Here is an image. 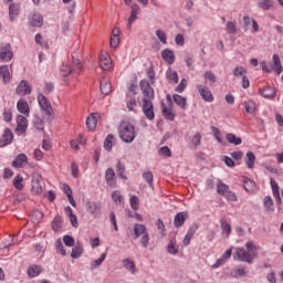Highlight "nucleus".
Returning <instances> with one entry per match:
<instances>
[{
    "label": "nucleus",
    "instance_id": "obj_1",
    "mask_svg": "<svg viewBox=\"0 0 283 283\" xmlns=\"http://www.w3.org/2000/svg\"><path fill=\"white\" fill-rule=\"evenodd\" d=\"M147 76L150 80H142L139 82V87L143 93V98H142V111L143 114L146 116L148 120H154L156 118V114L154 113V88L151 85H154V78L156 76V73H154V70L149 69L147 72Z\"/></svg>",
    "mask_w": 283,
    "mask_h": 283
},
{
    "label": "nucleus",
    "instance_id": "obj_2",
    "mask_svg": "<svg viewBox=\"0 0 283 283\" xmlns=\"http://www.w3.org/2000/svg\"><path fill=\"white\" fill-rule=\"evenodd\" d=\"M119 138L124 143H134L136 138V128L129 122H123L118 128Z\"/></svg>",
    "mask_w": 283,
    "mask_h": 283
},
{
    "label": "nucleus",
    "instance_id": "obj_3",
    "mask_svg": "<svg viewBox=\"0 0 283 283\" xmlns=\"http://www.w3.org/2000/svg\"><path fill=\"white\" fill-rule=\"evenodd\" d=\"M134 235L135 240L140 238L139 242L144 249L149 247V232L147 231V227L143 223H136L134 226Z\"/></svg>",
    "mask_w": 283,
    "mask_h": 283
},
{
    "label": "nucleus",
    "instance_id": "obj_4",
    "mask_svg": "<svg viewBox=\"0 0 283 283\" xmlns=\"http://www.w3.org/2000/svg\"><path fill=\"white\" fill-rule=\"evenodd\" d=\"M233 259L237 262H247V264H253L255 260V253L248 252L244 248H237Z\"/></svg>",
    "mask_w": 283,
    "mask_h": 283
},
{
    "label": "nucleus",
    "instance_id": "obj_5",
    "mask_svg": "<svg viewBox=\"0 0 283 283\" xmlns=\"http://www.w3.org/2000/svg\"><path fill=\"white\" fill-rule=\"evenodd\" d=\"M32 191L38 196L43 193V177L39 172L32 175Z\"/></svg>",
    "mask_w": 283,
    "mask_h": 283
},
{
    "label": "nucleus",
    "instance_id": "obj_6",
    "mask_svg": "<svg viewBox=\"0 0 283 283\" xmlns=\"http://www.w3.org/2000/svg\"><path fill=\"white\" fill-rule=\"evenodd\" d=\"M14 57L12 46L10 44H2L0 46V61L3 63H10V60Z\"/></svg>",
    "mask_w": 283,
    "mask_h": 283
},
{
    "label": "nucleus",
    "instance_id": "obj_7",
    "mask_svg": "<svg viewBox=\"0 0 283 283\" xmlns=\"http://www.w3.org/2000/svg\"><path fill=\"white\" fill-rule=\"evenodd\" d=\"M38 103L42 109L46 114V116H50L52 114V104H50V99L45 97L43 94L38 95Z\"/></svg>",
    "mask_w": 283,
    "mask_h": 283
},
{
    "label": "nucleus",
    "instance_id": "obj_8",
    "mask_svg": "<svg viewBox=\"0 0 283 283\" xmlns=\"http://www.w3.org/2000/svg\"><path fill=\"white\" fill-rule=\"evenodd\" d=\"M196 88L198 90L201 98L207 103H213V94L207 86H202L201 84H197Z\"/></svg>",
    "mask_w": 283,
    "mask_h": 283
},
{
    "label": "nucleus",
    "instance_id": "obj_9",
    "mask_svg": "<svg viewBox=\"0 0 283 283\" xmlns=\"http://www.w3.org/2000/svg\"><path fill=\"white\" fill-rule=\"evenodd\" d=\"M15 94L19 96H28V94H32V86L28 84V81L22 80L15 88Z\"/></svg>",
    "mask_w": 283,
    "mask_h": 283
},
{
    "label": "nucleus",
    "instance_id": "obj_10",
    "mask_svg": "<svg viewBox=\"0 0 283 283\" xmlns=\"http://www.w3.org/2000/svg\"><path fill=\"white\" fill-rule=\"evenodd\" d=\"M12 140H14V135L10 128H6L2 136L0 137V147H7V145H11Z\"/></svg>",
    "mask_w": 283,
    "mask_h": 283
},
{
    "label": "nucleus",
    "instance_id": "obj_11",
    "mask_svg": "<svg viewBox=\"0 0 283 283\" xmlns=\"http://www.w3.org/2000/svg\"><path fill=\"white\" fill-rule=\"evenodd\" d=\"M138 14H140V7L138 4H133L130 7V17L128 18L127 29L132 30V25H134V21L138 19Z\"/></svg>",
    "mask_w": 283,
    "mask_h": 283
},
{
    "label": "nucleus",
    "instance_id": "obj_12",
    "mask_svg": "<svg viewBox=\"0 0 283 283\" xmlns=\"http://www.w3.org/2000/svg\"><path fill=\"white\" fill-rule=\"evenodd\" d=\"M196 231H198V223H193L187 231L182 244L184 247H189V244H191V239L193 238V235H196Z\"/></svg>",
    "mask_w": 283,
    "mask_h": 283
},
{
    "label": "nucleus",
    "instance_id": "obj_13",
    "mask_svg": "<svg viewBox=\"0 0 283 283\" xmlns=\"http://www.w3.org/2000/svg\"><path fill=\"white\" fill-rule=\"evenodd\" d=\"M99 66L104 71L112 70V56H109L107 53H102L99 56Z\"/></svg>",
    "mask_w": 283,
    "mask_h": 283
},
{
    "label": "nucleus",
    "instance_id": "obj_14",
    "mask_svg": "<svg viewBox=\"0 0 283 283\" xmlns=\"http://www.w3.org/2000/svg\"><path fill=\"white\" fill-rule=\"evenodd\" d=\"M17 132H20V134H25V132L28 130V116L19 115L17 117Z\"/></svg>",
    "mask_w": 283,
    "mask_h": 283
},
{
    "label": "nucleus",
    "instance_id": "obj_15",
    "mask_svg": "<svg viewBox=\"0 0 283 283\" xmlns=\"http://www.w3.org/2000/svg\"><path fill=\"white\" fill-rule=\"evenodd\" d=\"M25 165H28V155L27 154H19L12 161V167H15V168L21 169Z\"/></svg>",
    "mask_w": 283,
    "mask_h": 283
},
{
    "label": "nucleus",
    "instance_id": "obj_16",
    "mask_svg": "<svg viewBox=\"0 0 283 283\" xmlns=\"http://www.w3.org/2000/svg\"><path fill=\"white\" fill-rule=\"evenodd\" d=\"M161 57L168 65H174V63H176V54L169 49L161 51Z\"/></svg>",
    "mask_w": 283,
    "mask_h": 283
},
{
    "label": "nucleus",
    "instance_id": "obj_17",
    "mask_svg": "<svg viewBox=\"0 0 283 283\" xmlns=\"http://www.w3.org/2000/svg\"><path fill=\"white\" fill-rule=\"evenodd\" d=\"M105 180L108 187H116V172L113 170V168L106 169Z\"/></svg>",
    "mask_w": 283,
    "mask_h": 283
},
{
    "label": "nucleus",
    "instance_id": "obj_18",
    "mask_svg": "<svg viewBox=\"0 0 283 283\" xmlns=\"http://www.w3.org/2000/svg\"><path fill=\"white\" fill-rule=\"evenodd\" d=\"M21 12V7L17 3H11L9 6V19L11 22L17 21V18L19 17Z\"/></svg>",
    "mask_w": 283,
    "mask_h": 283
},
{
    "label": "nucleus",
    "instance_id": "obj_19",
    "mask_svg": "<svg viewBox=\"0 0 283 283\" xmlns=\"http://www.w3.org/2000/svg\"><path fill=\"white\" fill-rule=\"evenodd\" d=\"M122 264H123L124 269H126V271L132 273V275H136V273H138V270L136 269V263L134 262V260L124 259L122 261Z\"/></svg>",
    "mask_w": 283,
    "mask_h": 283
},
{
    "label": "nucleus",
    "instance_id": "obj_20",
    "mask_svg": "<svg viewBox=\"0 0 283 283\" xmlns=\"http://www.w3.org/2000/svg\"><path fill=\"white\" fill-rule=\"evenodd\" d=\"M187 218H189V214L187 212H178L174 219V224L176 229H180V227L185 224Z\"/></svg>",
    "mask_w": 283,
    "mask_h": 283
},
{
    "label": "nucleus",
    "instance_id": "obj_21",
    "mask_svg": "<svg viewBox=\"0 0 283 283\" xmlns=\"http://www.w3.org/2000/svg\"><path fill=\"white\" fill-rule=\"evenodd\" d=\"M17 109L20 114H23V116H30V105L25 99L18 101Z\"/></svg>",
    "mask_w": 283,
    "mask_h": 283
},
{
    "label": "nucleus",
    "instance_id": "obj_22",
    "mask_svg": "<svg viewBox=\"0 0 283 283\" xmlns=\"http://www.w3.org/2000/svg\"><path fill=\"white\" fill-rule=\"evenodd\" d=\"M29 24L32 25V28H41V25H43V17L41 13H33L29 18Z\"/></svg>",
    "mask_w": 283,
    "mask_h": 283
},
{
    "label": "nucleus",
    "instance_id": "obj_23",
    "mask_svg": "<svg viewBox=\"0 0 283 283\" xmlns=\"http://www.w3.org/2000/svg\"><path fill=\"white\" fill-rule=\"evenodd\" d=\"M270 182H271L273 198H275L279 205L282 203V197L280 196V185H277V181H275V179H271Z\"/></svg>",
    "mask_w": 283,
    "mask_h": 283
},
{
    "label": "nucleus",
    "instance_id": "obj_24",
    "mask_svg": "<svg viewBox=\"0 0 283 283\" xmlns=\"http://www.w3.org/2000/svg\"><path fill=\"white\" fill-rule=\"evenodd\" d=\"M86 211H88L91 216H101V205L88 201L86 205Z\"/></svg>",
    "mask_w": 283,
    "mask_h": 283
},
{
    "label": "nucleus",
    "instance_id": "obj_25",
    "mask_svg": "<svg viewBox=\"0 0 283 283\" xmlns=\"http://www.w3.org/2000/svg\"><path fill=\"white\" fill-rule=\"evenodd\" d=\"M98 113H93L86 118V127L88 129H96V124L98 123Z\"/></svg>",
    "mask_w": 283,
    "mask_h": 283
},
{
    "label": "nucleus",
    "instance_id": "obj_26",
    "mask_svg": "<svg viewBox=\"0 0 283 283\" xmlns=\"http://www.w3.org/2000/svg\"><path fill=\"white\" fill-rule=\"evenodd\" d=\"M263 205L268 213H273V211H275V202L270 196L264 197Z\"/></svg>",
    "mask_w": 283,
    "mask_h": 283
},
{
    "label": "nucleus",
    "instance_id": "obj_27",
    "mask_svg": "<svg viewBox=\"0 0 283 283\" xmlns=\"http://www.w3.org/2000/svg\"><path fill=\"white\" fill-rule=\"evenodd\" d=\"M259 93L263 98H275V88L268 86L265 88H260Z\"/></svg>",
    "mask_w": 283,
    "mask_h": 283
},
{
    "label": "nucleus",
    "instance_id": "obj_28",
    "mask_svg": "<svg viewBox=\"0 0 283 283\" xmlns=\"http://www.w3.org/2000/svg\"><path fill=\"white\" fill-rule=\"evenodd\" d=\"M43 271V268L41 265H30L28 269V275L29 277H39Z\"/></svg>",
    "mask_w": 283,
    "mask_h": 283
},
{
    "label": "nucleus",
    "instance_id": "obj_29",
    "mask_svg": "<svg viewBox=\"0 0 283 283\" xmlns=\"http://www.w3.org/2000/svg\"><path fill=\"white\" fill-rule=\"evenodd\" d=\"M51 227L55 233H59V231H61V229H63V218H61V216H56L53 219Z\"/></svg>",
    "mask_w": 283,
    "mask_h": 283
},
{
    "label": "nucleus",
    "instance_id": "obj_30",
    "mask_svg": "<svg viewBox=\"0 0 283 283\" xmlns=\"http://www.w3.org/2000/svg\"><path fill=\"white\" fill-rule=\"evenodd\" d=\"M229 185L222 182V180L219 179L217 182V192L219 193V196H226L229 193Z\"/></svg>",
    "mask_w": 283,
    "mask_h": 283
},
{
    "label": "nucleus",
    "instance_id": "obj_31",
    "mask_svg": "<svg viewBox=\"0 0 283 283\" xmlns=\"http://www.w3.org/2000/svg\"><path fill=\"white\" fill-rule=\"evenodd\" d=\"M273 61V70L276 72V74H282L283 67H282V62L280 61V55L274 54L272 57Z\"/></svg>",
    "mask_w": 283,
    "mask_h": 283
},
{
    "label": "nucleus",
    "instance_id": "obj_32",
    "mask_svg": "<svg viewBox=\"0 0 283 283\" xmlns=\"http://www.w3.org/2000/svg\"><path fill=\"white\" fill-rule=\"evenodd\" d=\"M245 165H247L248 169H253L255 167V154H253V151L247 153Z\"/></svg>",
    "mask_w": 283,
    "mask_h": 283
},
{
    "label": "nucleus",
    "instance_id": "obj_33",
    "mask_svg": "<svg viewBox=\"0 0 283 283\" xmlns=\"http://www.w3.org/2000/svg\"><path fill=\"white\" fill-rule=\"evenodd\" d=\"M255 181L251 180L250 178H244L243 179V188L248 193H253L255 191Z\"/></svg>",
    "mask_w": 283,
    "mask_h": 283
},
{
    "label": "nucleus",
    "instance_id": "obj_34",
    "mask_svg": "<svg viewBox=\"0 0 283 283\" xmlns=\"http://www.w3.org/2000/svg\"><path fill=\"white\" fill-rule=\"evenodd\" d=\"M83 255V244L78 243L72 249L71 258L73 260H78Z\"/></svg>",
    "mask_w": 283,
    "mask_h": 283
},
{
    "label": "nucleus",
    "instance_id": "obj_35",
    "mask_svg": "<svg viewBox=\"0 0 283 283\" xmlns=\"http://www.w3.org/2000/svg\"><path fill=\"white\" fill-rule=\"evenodd\" d=\"M226 138H227L228 143H230V145H234L235 147H238V145H240L242 143V138L235 136V134H233V133H228L226 135Z\"/></svg>",
    "mask_w": 283,
    "mask_h": 283
},
{
    "label": "nucleus",
    "instance_id": "obj_36",
    "mask_svg": "<svg viewBox=\"0 0 283 283\" xmlns=\"http://www.w3.org/2000/svg\"><path fill=\"white\" fill-rule=\"evenodd\" d=\"M99 90L102 94H111L112 93V83L107 80H103L99 84Z\"/></svg>",
    "mask_w": 283,
    "mask_h": 283
},
{
    "label": "nucleus",
    "instance_id": "obj_37",
    "mask_svg": "<svg viewBox=\"0 0 283 283\" xmlns=\"http://www.w3.org/2000/svg\"><path fill=\"white\" fill-rule=\"evenodd\" d=\"M172 98L176 105L181 107V109H187V97H182L181 95L175 94Z\"/></svg>",
    "mask_w": 283,
    "mask_h": 283
},
{
    "label": "nucleus",
    "instance_id": "obj_38",
    "mask_svg": "<svg viewBox=\"0 0 283 283\" xmlns=\"http://www.w3.org/2000/svg\"><path fill=\"white\" fill-rule=\"evenodd\" d=\"M116 139H114V135L108 134L104 140V149H106V151H112V147H114Z\"/></svg>",
    "mask_w": 283,
    "mask_h": 283
},
{
    "label": "nucleus",
    "instance_id": "obj_39",
    "mask_svg": "<svg viewBox=\"0 0 283 283\" xmlns=\"http://www.w3.org/2000/svg\"><path fill=\"white\" fill-rule=\"evenodd\" d=\"M161 112H163V116H165L167 120H174V118H176V115H174V112H171V108L165 106V103L161 104Z\"/></svg>",
    "mask_w": 283,
    "mask_h": 283
},
{
    "label": "nucleus",
    "instance_id": "obj_40",
    "mask_svg": "<svg viewBox=\"0 0 283 283\" xmlns=\"http://www.w3.org/2000/svg\"><path fill=\"white\" fill-rule=\"evenodd\" d=\"M55 251L60 255H63V258H65V255H67V251H65V247L63 245V240L57 239L55 241Z\"/></svg>",
    "mask_w": 283,
    "mask_h": 283
},
{
    "label": "nucleus",
    "instance_id": "obj_41",
    "mask_svg": "<svg viewBox=\"0 0 283 283\" xmlns=\"http://www.w3.org/2000/svg\"><path fill=\"white\" fill-rule=\"evenodd\" d=\"M166 77L168 78L169 83H178V72L171 70V67L166 72Z\"/></svg>",
    "mask_w": 283,
    "mask_h": 283
},
{
    "label": "nucleus",
    "instance_id": "obj_42",
    "mask_svg": "<svg viewBox=\"0 0 283 283\" xmlns=\"http://www.w3.org/2000/svg\"><path fill=\"white\" fill-rule=\"evenodd\" d=\"M0 76H2L3 83H8L10 81V69L8 65L0 66Z\"/></svg>",
    "mask_w": 283,
    "mask_h": 283
},
{
    "label": "nucleus",
    "instance_id": "obj_43",
    "mask_svg": "<svg viewBox=\"0 0 283 283\" xmlns=\"http://www.w3.org/2000/svg\"><path fill=\"white\" fill-rule=\"evenodd\" d=\"M247 275H249V272L247 271V269L242 265H240L238 269H235L232 272V276L239 279V277H247Z\"/></svg>",
    "mask_w": 283,
    "mask_h": 283
},
{
    "label": "nucleus",
    "instance_id": "obj_44",
    "mask_svg": "<svg viewBox=\"0 0 283 283\" xmlns=\"http://www.w3.org/2000/svg\"><path fill=\"white\" fill-rule=\"evenodd\" d=\"M256 6L261 10H271L273 8V0H259Z\"/></svg>",
    "mask_w": 283,
    "mask_h": 283
},
{
    "label": "nucleus",
    "instance_id": "obj_45",
    "mask_svg": "<svg viewBox=\"0 0 283 283\" xmlns=\"http://www.w3.org/2000/svg\"><path fill=\"white\" fill-rule=\"evenodd\" d=\"M244 107L247 114H255V102L253 99H249L248 102H244Z\"/></svg>",
    "mask_w": 283,
    "mask_h": 283
},
{
    "label": "nucleus",
    "instance_id": "obj_46",
    "mask_svg": "<svg viewBox=\"0 0 283 283\" xmlns=\"http://www.w3.org/2000/svg\"><path fill=\"white\" fill-rule=\"evenodd\" d=\"M106 258H107V252H104L97 260L91 263L92 269H98V266H101V264L105 262Z\"/></svg>",
    "mask_w": 283,
    "mask_h": 283
},
{
    "label": "nucleus",
    "instance_id": "obj_47",
    "mask_svg": "<svg viewBox=\"0 0 283 283\" xmlns=\"http://www.w3.org/2000/svg\"><path fill=\"white\" fill-rule=\"evenodd\" d=\"M226 31H227V34H237L238 27L235 22L228 21L226 25Z\"/></svg>",
    "mask_w": 283,
    "mask_h": 283
},
{
    "label": "nucleus",
    "instance_id": "obj_48",
    "mask_svg": "<svg viewBox=\"0 0 283 283\" xmlns=\"http://www.w3.org/2000/svg\"><path fill=\"white\" fill-rule=\"evenodd\" d=\"M13 186L15 187V189H18L19 191H21L23 189V177H21V175H17L13 178Z\"/></svg>",
    "mask_w": 283,
    "mask_h": 283
},
{
    "label": "nucleus",
    "instance_id": "obj_49",
    "mask_svg": "<svg viewBox=\"0 0 283 283\" xmlns=\"http://www.w3.org/2000/svg\"><path fill=\"white\" fill-rule=\"evenodd\" d=\"M211 132H212L216 140L219 142L220 145H222L224 143V140L222 139V133L220 132V129H218V127H216V126H212Z\"/></svg>",
    "mask_w": 283,
    "mask_h": 283
},
{
    "label": "nucleus",
    "instance_id": "obj_50",
    "mask_svg": "<svg viewBox=\"0 0 283 283\" xmlns=\"http://www.w3.org/2000/svg\"><path fill=\"white\" fill-rule=\"evenodd\" d=\"M143 178L149 185V187H154V172L145 171L143 174Z\"/></svg>",
    "mask_w": 283,
    "mask_h": 283
},
{
    "label": "nucleus",
    "instance_id": "obj_51",
    "mask_svg": "<svg viewBox=\"0 0 283 283\" xmlns=\"http://www.w3.org/2000/svg\"><path fill=\"white\" fill-rule=\"evenodd\" d=\"M136 107H138V102L136 101V97H130L127 101V109H128V112H136Z\"/></svg>",
    "mask_w": 283,
    "mask_h": 283
},
{
    "label": "nucleus",
    "instance_id": "obj_52",
    "mask_svg": "<svg viewBox=\"0 0 283 283\" xmlns=\"http://www.w3.org/2000/svg\"><path fill=\"white\" fill-rule=\"evenodd\" d=\"M233 76H235L237 78L242 76V78H244V76H247V70L242 66H237L233 70Z\"/></svg>",
    "mask_w": 283,
    "mask_h": 283
},
{
    "label": "nucleus",
    "instance_id": "obj_53",
    "mask_svg": "<svg viewBox=\"0 0 283 283\" xmlns=\"http://www.w3.org/2000/svg\"><path fill=\"white\" fill-rule=\"evenodd\" d=\"M156 36L157 39H159L160 43H163V45H167V33H165V31L158 29L156 31Z\"/></svg>",
    "mask_w": 283,
    "mask_h": 283
},
{
    "label": "nucleus",
    "instance_id": "obj_54",
    "mask_svg": "<svg viewBox=\"0 0 283 283\" xmlns=\"http://www.w3.org/2000/svg\"><path fill=\"white\" fill-rule=\"evenodd\" d=\"M220 223L222 231H224L227 233V238H229V235H231V224H229L224 219H221Z\"/></svg>",
    "mask_w": 283,
    "mask_h": 283
},
{
    "label": "nucleus",
    "instance_id": "obj_55",
    "mask_svg": "<svg viewBox=\"0 0 283 283\" xmlns=\"http://www.w3.org/2000/svg\"><path fill=\"white\" fill-rule=\"evenodd\" d=\"M168 253L176 255L178 253V248H176V239H171L168 245Z\"/></svg>",
    "mask_w": 283,
    "mask_h": 283
},
{
    "label": "nucleus",
    "instance_id": "obj_56",
    "mask_svg": "<svg viewBox=\"0 0 283 283\" xmlns=\"http://www.w3.org/2000/svg\"><path fill=\"white\" fill-rule=\"evenodd\" d=\"M117 174L119 178L127 180V176H125V165H123L120 161L117 163Z\"/></svg>",
    "mask_w": 283,
    "mask_h": 283
},
{
    "label": "nucleus",
    "instance_id": "obj_57",
    "mask_svg": "<svg viewBox=\"0 0 283 283\" xmlns=\"http://www.w3.org/2000/svg\"><path fill=\"white\" fill-rule=\"evenodd\" d=\"M62 76H70L71 72H74V69L70 64H63L61 66Z\"/></svg>",
    "mask_w": 283,
    "mask_h": 283
},
{
    "label": "nucleus",
    "instance_id": "obj_58",
    "mask_svg": "<svg viewBox=\"0 0 283 283\" xmlns=\"http://www.w3.org/2000/svg\"><path fill=\"white\" fill-rule=\"evenodd\" d=\"M205 81H209V83L213 84L216 83V74L211 71H206L203 74Z\"/></svg>",
    "mask_w": 283,
    "mask_h": 283
},
{
    "label": "nucleus",
    "instance_id": "obj_59",
    "mask_svg": "<svg viewBox=\"0 0 283 283\" xmlns=\"http://www.w3.org/2000/svg\"><path fill=\"white\" fill-rule=\"evenodd\" d=\"M201 142H202V135L197 132V133L195 134V136L192 137L191 143H192V145H193L195 147H200Z\"/></svg>",
    "mask_w": 283,
    "mask_h": 283
},
{
    "label": "nucleus",
    "instance_id": "obj_60",
    "mask_svg": "<svg viewBox=\"0 0 283 283\" xmlns=\"http://www.w3.org/2000/svg\"><path fill=\"white\" fill-rule=\"evenodd\" d=\"M112 199L116 205H122L123 203V196L120 195V191L116 190L112 193Z\"/></svg>",
    "mask_w": 283,
    "mask_h": 283
},
{
    "label": "nucleus",
    "instance_id": "obj_61",
    "mask_svg": "<svg viewBox=\"0 0 283 283\" xmlns=\"http://www.w3.org/2000/svg\"><path fill=\"white\" fill-rule=\"evenodd\" d=\"M72 65H73V67H75V69H73V71L75 72V74H80V73H81V60L75 59V57L73 56Z\"/></svg>",
    "mask_w": 283,
    "mask_h": 283
},
{
    "label": "nucleus",
    "instance_id": "obj_62",
    "mask_svg": "<svg viewBox=\"0 0 283 283\" xmlns=\"http://www.w3.org/2000/svg\"><path fill=\"white\" fill-rule=\"evenodd\" d=\"M159 156H166V158H171V149L169 147L164 146L159 149Z\"/></svg>",
    "mask_w": 283,
    "mask_h": 283
},
{
    "label": "nucleus",
    "instance_id": "obj_63",
    "mask_svg": "<svg viewBox=\"0 0 283 283\" xmlns=\"http://www.w3.org/2000/svg\"><path fill=\"white\" fill-rule=\"evenodd\" d=\"M63 242H64V244H65V247H74V244H75V241H74V239L72 238V235H64L63 237Z\"/></svg>",
    "mask_w": 283,
    "mask_h": 283
},
{
    "label": "nucleus",
    "instance_id": "obj_64",
    "mask_svg": "<svg viewBox=\"0 0 283 283\" xmlns=\"http://www.w3.org/2000/svg\"><path fill=\"white\" fill-rule=\"evenodd\" d=\"M224 198H227V200H230L231 202H238V195H235V192L231 190L224 195Z\"/></svg>",
    "mask_w": 283,
    "mask_h": 283
}]
</instances>
